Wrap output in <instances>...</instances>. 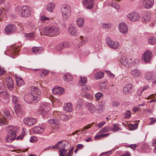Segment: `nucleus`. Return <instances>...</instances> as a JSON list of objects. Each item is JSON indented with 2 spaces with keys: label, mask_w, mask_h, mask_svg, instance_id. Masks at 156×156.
<instances>
[{
  "label": "nucleus",
  "mask_w": 156,
  "mask_h": 156,
  "mask_svg": "<svg viewBox=\"0 0 156 156\" xmlns=\"http://www.w3.org/2000/svg\"><path fill=\"white\" fill-rule=\"evenodd\" d=\"M50 108L45 103L41 104V106L38 110L37 114H41L43 115L46 114L49 111Z\"/></svg>",
  "instance_id": "obj_9"
},
{
  "label": "nucleus",
  "mask_w": 156,
  "mask_h": 156,
  "mask_svg": "<svg viewBox=\"0 0 156 156\" xmlns=\"http://www.w3.org/2000/svg\"><path fill=\"white\" fill-rule=\"evenodd\" d=\"M84 19L82 18H79L76 21L77 25L80 27H82L84 25Z\"/></svg>",
  "instance_id": "obj_33"
},
{
  "label": "nucleus",
  "mask_w": 156,
  "mask_h": 156,
  "mask_svg": "<svg viewBox=\"0 0 156 156\" xmlns=\"http://www.w3.org/2000/svg\"><path fill=\"white\" fill-rule=\"evenodd\" d=\"M120 62L122 65L126 68L129 67L132 63L131 59L127 58L124 56L121 57Z\"/></svg>",
  "instance_id": "obj_10"
},
{
  "label": "nucleus",
  "mask_w": 156,
  "mask_h": 156,
  "mask_svg": "<svg viewBox=\"0 0 156 156\" xmlns=\"http://www.w3.org/2000/svg\"><path fill=\"white\" fill-rule=\"evenodd\" d=\"M32 51L35 54H38L42 52L44 49L41 47H35L32 48Z\"/></svg>",
  "instance_id": "obj_28"
},
{
  "label": "nucleus",
  "mask_w": 156,
  "mask_h": 156,
  "mask_svg": "<svg viewBox=\"0 0 156 156\" xmlns=\"http://www.w3.org/2000/svg\"><path fill=\"white\" fill-rule=\"evenodd\" d=\"M90 86L86 85L85 87H82V90L83 91L86 92L90 90Z\"/></svg>",
  "instance_id": "obj_52"
},
{
  "label": "nucleus",
  "mask_w": 156,
  "mask_h": 156,
  "mask_svg": "<svg viewBox=\"0 0 156 156\" xmlns=\"http://www.w3.org/2000/svg\"><path fill=\"white\" fill-rule=\"evenodd\" d=\"M72 105L71 103H68L65 105L64 107V110L67 112H71L72 110Z\"/></svg>",
  "instance_id": "obj_31"
},
{
  "label": "nucleus",
  "mask_w": 156,
  "mask_h": 156,
  "mask_svg": "<svg viewBox=\"0 0 156 156\" xmlns=\"http://www.w3.org/2000/svg\"><path fill=\"white\" fill-rule=\"evenodd\" d=\"M74 148L72 147L71 149L69 150L67 154V156H71L72 153H73Z\"/></svg>",
  "instance_id": "obj_61"
},
{
  "label": "nucleus",
  "mask_w": 156,
  "mask_h": 156,
  "mask_svg": "<svg viewBox=\"0 0 156 156\" xmlns=\"http://www.w3.org/2000/svg\"><path fill=\"white\" fill-rule=\"evenodd\" d=\"M151 122L149 123L150 125H151L154 124L156 122V119L155 118H150Z\"/></svg>",
  "instance_id": "obj_59"
},
{
  "label": "nucleus",
  "mask_w": 156,
  "mask_h": 156,
  "mask_svg": "<svg viewBox=\"0 0 156 156\" xmlns=\"http://www.w3.org/2000/svg\"><path fill=\"white\" fill-rule=\"evenodd\" d=\"M59 29L58 27L54 26L44 27L43 29V33L44 34L50 37L56 36L59 34Z\"/></svg>",
  "instance_id": "obj_2"
},
{
  "label": "nucleus",
  "mask_w": 156,
  "mask_h": 156,
  "mask_svg": "<svg viewBox=\"0 0 156 156\" xmlns=\"http://www.w3.org/2000/svg\"><path fill=\"white\" fill-rule=\"evenodd\" d=\"M6 73V71L3 68L0 67V75L4 74Z\"/></svg>",
  "instance_id": "obj_56"
},
{
  "label": "nucleus",
  "mask_w": 156,
  "mask_h": 156,
  "mask_svg": "<svg viewBox=\"0 0 156 156\" xmlns=\"http://www.w3.org/2000/svg\"><path fill=\"white\" fill-rule=\"evenodd\" d=\"M4 114L5 117L3 118L2 116H0V125L3 126L6 124L8 122V120L11 119L12 116L10 114L9 112L6 110L4 112Z\"/></svg>",
  "instance_id": "obj_6"
},
{
  "label": "nucleus",
  "mask_w": 156,
  "mask_h": 156,
  "mask_svg": "<svg viewBox=\"0 0 156 156\" xmlns=\"http://www.w3.org/2000/svg\"><path fill=\"white\" fill-rule=\"evenodd\" d=\"M95 0H83V4L86 7V9H91L93 7L94 2Z\"/></svg>",
  "instance_id": "obj_16"
},
{
  "label": "nucleus",
  "mask_w": 156,
  "mask_h": 156,
  "mask_svg": "<svg viewBox=\"0 0 156 156\" xmlns=\"http://www.w3.org/2000/svg\"><path fill=\"white\" fill-rule=\"evenodd\" d=\"M68 32L70 34L74 36H77L79 35L77 28L73 25L71 24L68 29Z\"/></svg>",
  "instance_id": "obj_17"
},
{
  "label": "nucleus",
  "mask_w": 156,
  "mask_h": 156,
  "mask_svg": "<svg viewBox=\"0 0 156 156\" xmlns=\"http://www.w3.org/2000/svg\"><path fill=\"white\" fill-rule=\"evenodd\" d=\"M49 20V18L48 17L44 15L42 16L41 17V20L42 22H44L46 20Z\"/></svg>",
  "instance_id": "obj_53"
},
{
  "label": "nucleus",
  "mask_w": 156,
  "mask_h": 156,
  "mask_svg": "<svg viewBox=\"0 0 156 156\" xmlns=\"http://www.w3.org/2000/svg\"><path fill=\"white\" fill-rule=\"evenodd\" d=\"M43 131L44 129L39 126H36L33 129L34 132L37 133H41Z\"/></svg>",
  "instance_id": "obj_32"
},
{
  "label": "nucleus",
  "mask_w": 156,
  "mask_h": 156,
  "mask_svg": "<svg viewBox=\"0 0 156 156\" xmlns=\"http://www.w3.org/2000/svg\"><path fill=\"white\" fill-rule=\"evenodd\" d=\"M131 74L132 76L135 78H139L142 75L141 73L138 70L136 69L132 70Z\"/></svg>",
  "instance_id": "obj_26"
},
{
  "label": "nucleus",
  "mask_w": 156,
  "mask_h": 156,
  "mask_svg": "<svg viewBox=\"0 0 156 156\" xmlns=\"http://www.w3.org/2000/svg\"><path fill=\"white\" fill-rule=\"evenodd\" d=\"M64 89L61 87H55L52 90L54 94L57 95H61L64 92Z\"/></svg>",
  "instance_id": "obj_20"
},
{
  "label": "nucleus",
  "mask_w": 156,
  "mask_h": 156,
  "mask_svg": "<svg viewBox=\"0 0 156 156\" xmlns=\"http://www.w3.org/2000/svg\"><path fill=\"white\" fill-rule=\"evenodd\" d=\"M19 49L18 48H17L16 46H12L11 47V50L9 51V53L11 55V56L13 58H15V57L13 56V54L16 55L18 53L19 51Z\"/></svg>",
  "instance_id": "obj_22"
},
{
  "label": "nucleus",
  "mask_w": 156,
  "mask_h": 156,
  "mask_svg": "<svg viewBox=\"0 0 156 156\" xmlns=\"http://www.w3.org/2000/svg\"><path fill=\"white\" fill-rule=\"evenodd\" d=\"M36 122V119L32 118H27L24 120V123L28 126H31L34 124Z\"/></svg>",
  "instance_id": "obj_21"
},
{
  "label": "nucleus",
  "mask_w": 156,
  "mask_h": 156,
  "mask_svg": "<svg viewBox=\"0 0 156 156\" xmlns=\"http://www.w3.org/2000/svg\"><path fill=\"white\" fill-rule=\"evenodd\" d=\"M67 150H65V149L63 148L60 150L59 156H65L66 155Z\"/></svg>",
  "instance_id": "obj_50"
},
{
  "label": "nucleus",
  "mask_w": 156,
  "mask_h": 156,
  "mask_svg": "<svg viewBox=\"0 0 156 156\" xmlns=\"http://www.w3.org/2000/svg\"><path fill=\"white\" fill-rule=\"evenodd\" d=\"M80 39L81 40H83L80 43V44L81 45L84 44L87 41V39L83 40V37L82 36H81L80 37Z\"/></svg>",
  "instance_id": "obj_55"
},
{
  "label": "nucleus",
  "mask_w": 156,
  "mask_h": 156,
  "mask_svg": "<svg viewBox=\"0 0 156 156\" xmlns=\"http://www.w3.org/2000/svg\"><path fill=\"white\" fill-rule=\"evenodd\" d=\"M107 45L111 48L115 49H117L119 46L118 42L114 41L109 37H107L106 39Z\"/></svg>",
  "instance_id": "obj_8"
},
{
  "label": "nucleus",
  "mask_w": 156,
  "mask_h": 156,
  "mask_svg": "<svg viewBox=\"0 0 156 156\" xmlns=\"http://www.w3.org/2000/svg\"><path fill=\"white\" fill-rule=\"evenodd\" d=\"M132 88V85L131 84H127L123 88V93L125 94L129 93L131 91Z\"/></svg>",
  "instance_id": "obj_25"
},
{
  "label": "nucleus",
  "mask_w": 156,
  "mask_h": 156,
  "mask_svg": "<svg viewBox=\"0 0 156 156\" xmlns=\"http://www.w3.org/2000/svg\"><path fill=\"white\" fill-rule=\"evenodd\" d=\"M61 118L63 120H67L69 119L68 115L66 114H62L61 116Z\"/></svg>",
  "instance_id": "obj_51"
},
{
  "label": "nucleus",
  "mask_w": 156,
  "mask_h": 156,
  "mask_svg": "<svg viewBox=\"0 0 156 156\" xmlns=\"http://www.w3.org/2000/svg\"><path fill=\"white\" fill-rule=\"evenodd\" d=\"M14 109L16 113L18 116H23L25 114L24 111L21 108L20 106L19 105H16Z\"/></svg>",
  "instance_id": "obj_19"
},
{
  "label": "nucleus",
  "mask_w": 156,
  "mask_h": 156,
  "mask_svg": "<svg viewBox=\"0 0 156 156\" xmlns=\"http://www.w3.org/2000/svg\"><path fill=\"white\" fill-rule=\"evenodd\" d=\"M81 95L82 97H85L89 100H91L93 98L92 95L88 93H85L83 92L81 93Z\"/></svg>",
  "instance_id": "obj_40"
},
{
  "label": "nucleus",
  "mask_w": 156,
  "mask_h": 156,
  "mask_svg": "<svg viewBox=\"0 0 156 156\" xmlns=\"http://www.w3.org/2000/svg\"><path fill=\"white\" fill-rule=\"evenodd\" d=\"M87 78L86 77H81L79 85L80 86H84L87 83Z\"/></svg>",
  "instance_id": "obj_39"
},
{
  "label": "nucleus",
  "mask_w": 156,
  "mask_h": 156,
  "mask_svg": "<svg viewBox=\"0 0 156 156\" xmlns=\"http://www.w3.org/2000/svg\"><path fill=\"white\" fill-rule=\"evenodd\" d=\"M124 119H129L131 116V112L130 110H127L123 113Z\"/></svg>",
  "instance_id": "obj_44"
},
{
  "label": "nucleus",
  "mask_w": 156,
  "mask_h": 156,
  "mask_svg": "<svg viewBox=\"0 0 156 156\" xmlns=\"http://www.w3.org/2000/svg\"><path fill=\"white\" fill-rule=\"evenodd\" d=\"M144 77L147 80H154L156 78V74L153 72H148L146 73Z\"/></svg>",
  "instance_id": "obj_18"
},
{
  "label": "nucleus",
  "mask_w": 156,
  "mask_h": 156,
  "mask_svg": "<svg viewBox=\"0 0 156 156\" xmlns=\"http://www.w3.org/2000/svg\"><path fill=\"white\" fill-rule=\"evenodd\" d=\"M15 79L17 86H20L24 84V82L22 78L19 77L16 75L15 76Z\"/></svg>",
  "instance_id": "obj_30"
},
{
  "label": "nucleus",
  "mask_w": 156,
  "mask_h": 156,
  "mask_svg": "<svg viewBox=\"0 0 156 156\" xmlns=\"http://www.w3.org/2000/svg\"><path fill=\"white\" fill-rule=\"evenodd\" d=\"M55 7V4L53 3H51L48 4L47 7V10L50 12H52Z\"/></svg>",
  "instance_id": "obj_42"
},
{
  "label": "nucleus",
  "mask_w": 156,
  "mask_h": 156,
  "mask_svg": "<svg viewBox=\"0 0 156 156\" xmlns=\"http://www.w3.org/2000/svg\"><path fill=\"white\" fill-rule=\"evenodd\" d=\"M61 12L62 19L66 21L69 18L71 15V10L69 6L67 5H63L61 8Z\"/></svg>",
  "instance_id": "obj_4"
},
{
  "label": "nucleus",
  "mask_w": 156,
  "mask_h": 156,
  "mask_svg": "<svg viewBox=\"0 0 156 156\" xmlns=\"http://www.w3.org/2000/svg\"><path fill=\"white\" fill-rule=\"evenodd\" d=\"M91 124H89L88 125H86L85 126L83 127V129L81 131V133L82 134H83L86 133V131L85 129H88L90 128L91 126Z\"/></svg>",
  "instance_id": "obj_47"
},
{
  "label": "nucleus",
  "mask_w": 156,
  "mask_h": 156,
  "mask_svg": "<svg viewBox=\"0 0 156 156\" xmlns=\"http://www.w3.org/2000/svg\"><path fill=\"white\" fill-rule=\"evenodd\" d=\"M119 125L117 123L113 124L111 127V131L115 132L116 131L121 130L122 129L119 127Z\"/></svg>",
  "instance_id": "obj_35"
},
{
  "label": "nucleus",
  "mask_w": 156,
  "mask_h": 156,
  "mask_svg": "<svg viewBox=\"0 0 156 156\" xmlns=\"http://www.w3.org/2000/svg\"><path fill=\"white\" fill-rule=\"evenodd\" d=\"M37 140V138L35 136H33L30 138V141L31 142H35Z\"/></svg>",
  "instance_id": "obj_60"
},
{
  "label": "nucleus",
  "mask_w": 156,
  "mask_h": 156,
  "mask_svg": "<svg viewBox=\"0 0 156 156\" xmlns=\"http://www.w3.org/2000/svg\"><path fill=\"white\" fill-rule=\"evenodd\" d=\"M127 17L131 21L135 22L140 20V16L137 12H133L128 14L127 15Z\"/></svg>",
  "instance_id": "obj_7"
},
{
  "label": "nucleus",
  "mask_w": 156,
  "mask_h": 156,
  "mask_svg": "<svg viewBox=\"0 0 156 156\" xmlns=\"http://www.w3.org/2000/svg\"><path fill=\"white\" fill-rule=\"evenodd\" d=\"M41 94L40 90L37 87H33L31 88V94L34 97V101L37 102L39 100Z\"/></svg>",
  "instance_id": "obj_5"
},
{
  "label": "nucleus",
  "mask_w": 156,
  "mask_h": 156,
  "mask_svg": "<svg viewBox=\"0 0 156 156\" xmlns=\"http://www.w3.org/2000/svg\"><path fill=\"white\" fill-rule=\"evenodd\" d=\"M104 75V73L103 72L99 71L98 72V79L102 78Z\"/></svg>",
  "instance_id": "obj_54"
},
{
  "label": "nucleus",
  "mask_w": 156,
  "mask_h": 156,
  "mask_svg": "<svg viewBox=\"0 0 156 156\" xmlns=\"http://www.w3.org/2000/svg\"><path fill=\"white\" fill-rule=\"evenodd\" d=\"M112 105L114 107H117L119 105V103L118 101H113L112 103Z\"/></svg>",
  "instance_id": "obj_63"
},
{
  "label": "nucleus",
  "mask_w": 156,
  "mask_h": 156,
  "mask_svg": "<svg viewBox=\"0 0 156 156\" xmlns=\"http://www.w3.org/2000/svg\"><path fill=\"white\" fill-rule=\"evenodd\" d=\"M35 35V33L33 32L30 33H26L25 34V37L27 39L31 40L34 38Z\"/></svg>",
  "instance_id": "obj_38"
},
{
  "label": "nucleus",
  "mask_w": 156,
  "mask_h": 156,
  "mask_svg": "<svg viewBox=\"0 0 156 156\" xmlns=\"http://www.w3.org/2000/svg\"><path fill=\"white\" fill-rule=\"evenodd\" d=\"M118 147H116L114 148V149L102 153L99 156H109V154H111L112 152L114 151L116 149H118Z\"/></svg>",
  "instance_id": "obj_41"
},
{
  "label": "nucleus",
  "mask_w": 156,
  "mask_h": 156,
  "mask_svg": "<svg viewBox=\"0 0 156 156\" xmlns=\"http://www.w3.org/2000/svg\"><path fill=\"white\" fill-rule=\"evenodd\" d=\"M151 55L152 52L150 50H146L142 56V60L146 62H149L151 59Z\"/></svg>",
  "instance_id": "obj_11"
},
{
  "label": "nucleus",
  "mask_w": 156,
  "mask_h": 156,
  "mask_svg": "<svg viewBox=\"0 0 156 156\" xmlns=\"http://www.w3.org/2000/svg\"><path fill=\"white\" fill-rule=\"evenodd\" d=\"M8 134L6 136L5 140L7 142H11L16 138L19 128L17 126H8Z\"/></svg>",
  "instance_id": "obj_1"
},
{
  "label": "nucleus",
  "mask_w": 156,
  "mask_h": 156,
  "mask_svg": "<svg viewBox=\"0 0 156 156\" xmlns=\"http://www.w3.org/2000/svg\"><path fill=\"white\" fill-rule=\"evenodd\" d=\"M6 82L8 89L10 90H12L14 87V84L12 78L9 77L7 78Z\"/></svg>",
  "instance_id": "obj_23"
},
{
  "label": "nucleus",
  "mask_w": 156,
  "mask_h": 156,
  "mask_svg": "<svg viewBox=\"0 0 156 156\" xmlns=\"http://www.w3.org/2000/svg\"><path fill=\"white\" fill-rule=\"evenodd\" d=\"M87 106L89 111L91 113L94 112L95 111V108L92 103H88Z\"/></svg>",
  "instance_id": "obj_43"
},
{
  "label": "nucleus",
  "mask_w": 156,
  "mask_h": 156,
  "mask_svg": "<svg viewBox=\"0 0 156 156\" xmlns=\"http://www.w3.org/2000/svg\"><path fill=\"white\" fill-rule=\"evenodd\" d=\"M130 127L133 128V129L134 130L136 129L138 127V124L135 123L134 124H130Z\"/></svg>",
  "instance_id": "obj_58"
},
{
  "label": "nucleus",
  "mask_w": 156,
  "mask_h": 156,
  "mask_svg": "<svg viewBox=\"0 0 156 156\" xmlns=\"http://www.w3.org/2000/svg\"><path fill=\"white\" fill-rule=\"evenodd\" d=\"M24 99L25 101L27 103H30L34 101V97L31 94L25 95L24 97Z\"/></svg>",
  "instance_id": "obj_29"
},
{
  "label": "nucleus",
  "mask_w": 156,
  "mask_h": 156,
  "mask_svg": "<svg viewBox=\"0 0 156 156\" xmlns=\"http://www.w3.org/2000/svg\"><path fill=\"white\" fill-rule=\"evenodd\" d=\"M15 10L19 15L22 17H27L31 14V9L28 6H23L22 7L17 6L16 7Z\"/></svg>",
  "instance_id": "obj_3"
},
{
  "label": "nucleus",
  "mask_w": 156,
  "mask_h": 156,
  "mask_svg": "<svg viewBox=\"0 0 156 156\" xmlns=\"http://www.w3.org/2000/svg\"><path fill=\"white\" fill-rule=\"evenodd\" d=\"M106 123L105 121H103L98 124V128H100L102 127Z\"/></svg>",
  "instance_id": "obj_64"
},
{
  "label": "nucleus",
  "mask_w": 156,
  "mask_h": 156,
  "mask_svg": "<svg viewBox=\"0 0 156 156\" xmlns=\"http://www.w3.org/2000/svg\"><path fill=\"white\" fill-rule=\"evenodd\" d=\"M48 123L51 125H58L59 120L58 118H53L50 119L48 120Z\"/></svg>",
  "instance_id": "obj_34"
},
{
  "label": "nucleus",
  "mask_w": 156,
  "mask_h": 156,
  "mask_svg": "<svg viewBox=\"0 0 156 156\" xmlns=\"http://www.w3.org/2000/svg\"><path fill=\"white\" fill-rule=\"evenodd\" d=\"M148 42L150 44L154 45L156 43V39L153 37H151L148 39Z\"/></svg>",
  "instance_id": "obj_45"
},
{
  "label": "nucleus",
  "mask_w": 156,
  "mask_h": 156,
  "mask_svg": "<svg viewBox=\"0 0 156 156\" xmlns=\"http://www.w3.org/2000/svg\"><path fill=\"white\" fill-rule=\"evenodd\" d=\"M118 28L120 32L122 34H126L128 32V27L125 23H120L118 25Z\"/></svg>",
  "instance_id": "obj_13"
},
{
  "label": "nucleus",
  "mask_w": 156,
  "mask_h": 156,
  "mask_svg": "<svg viewBox=\"0 0 156 156\" xmlns=\"http://www.w3.org/2000/svg\"><path fill=\"white\" fill-rule=\"evenodd\" d=\"M105 108V102L104 101L100 102L98 103V112L101 113Z\"/></svg>",
  "instance_id": "obj_27"
},
{
  "label": "nucleus",
  "mask_w": 156,
  "mask_h": 156,
  "mask_svg": "<svg viewBox=\"0 0 156 156\" xmlns=\"http://www.w3.org/2000/svg\"><path fill=\"white\" fill-rule=\"evenodd\" d=\"M63 79L66 82H69L71 81L73 79V76L69 74H66L64 75Z\"/></svg>",
  "instance_id": "obj_37"
},
{
  "label": "nucleus",
  "mask_w": 156,
  "mask_h": 156,
  "mask_svg": "<svg viewBox=\"0 0 156 156\" xmlns=\"http://www.w3.org/2000/svg\"><path fill=\"white\" fill-rule=\"evenodd\" d=\"M110 5H112L115 8L116 10H119L120 9V5L117 3L115 2H112L109 4Z\"/></svg>",
  "instance_id": "obj_48"
},
{
  "label": "nucleus",
  "mask_w": 156,
  "mask_h": 156,
  "mask_svg": "<svg viewBox=\"0 0 156 156\" xmlns=\"http://www.w3.org/2000/svg\"><path fill=\"white\" fill-rule=\"evenodd\" d=\"M12 101L14 104L17 103L18 101L17 97L15 96H13L12 97Z\"/></svg>",
  "instance_id": "obj_57"
},
{
  "label": "nucleus",
  "mask_w": 156,
  "mask_h": 156,
  "mask_svg": "<svg viewBox=\"0 0 156 156\" xmlns=\"http://www.w3.org/2000/svg\"><path fill=\"white\" fill-rule=\"evenodd\" d=\"M140 109V106H139V105L136 107H133V110L134 112H136L139 111Z\"/></svg>",
  "instance_id": "obj_62"
},
{
  "label": "nucleus",
  "mask_w": 156,
  "mask_h": 156,
  "mask_svg": "<svg viewBox=\"0 0 156 156\" xmlns=\"http://www.w3.org/2000/svg\"><path fill=\"white\" fill-rule=\"evenodd\" d=\"M16 27L13 24H10L7 25L5 29V33L7 34L13 33L16 30Z\"/></svg>",
  "instance_id": "obj_14"
},
{
  "label": "nucleus",
  "mask_w": 156,
  "mask_h": 156,
  "mask_svg": "<svg viewBox=\"0 0 156 156\" xmlns=\"http://www.w3.org/2000/svg\"><path fill=\"white\" fill-rule=\"evenodd\" d=\"M107 84V83L106 81H103L100 83L99 87L101 90H103L106 88Z\"/></svg>",
  "instance_id": "obj_46"
},
{
  "label": "nucleus",
  "mask_w": 156,
  "mask_h": 156,
  "mask_svg": "<svg viewBox=\"0 0 156 156\" xmlns=\"http://www.w3.org/2000/svg\"><path fill=\"white\" fill-rule=\"evenodd\" d=\"M151 18L150 12H145L143 14L142 21L143 22H148L150 20Z\"/></svg>",
  "instance_id": "obj_24"
},
{
  "label": "nucleus",
  "mask_w": 156,
  "mask_h": 156,
  "mask_svg": "<svg viewBox=\"0 0 156 156\" xmlns=\"http://www.w3.org/2000/svg\"><path fill=\"white\" fill-rule=\"evenodd\" d=\"M111 131V126H107L101 129L98 133H102L109 132Z\"/></svg>",
  "instance_id": "obj_36"
},
{
  "label": "nucleus",
  "mask_w": 156,
  "mask_h": 156,
  "mask_svg": "<svg viewBox=\"0 0 156 156\" xmlns=\"http://www.w3.org/2000/svg\"><path fill=\"white\" fill-rule=\"evenodd\" d=\"M9 100V95L5 91L0 90V101L2 103H6Z\"/></svg>",
  "instance_id": "obj_12"
},
{
  "label": "nucleus",
  "mask_w": 156,
  "mask_h": 156,
  "mask_svg": "<svg viewBox=\"0 0 156 156\" xmlns=\"http://www.w3.org/2000/svg\"><path fill=\"white\" fill-rule=\"evenodd\" d=\"M101 26L104 28L109 29L111 28V25L108 23H103L101 24Z\"/></svg>",
  "instance_id": "obj_49"
},
{
  "label": "nucleus",
  "mask_w": 156,
  "mask_h": 156,
  "mask_svg": "<svg viewBox=\"0 0 156 156\" xmlns=\"http://www.w3.org/2000/svg\"><path fill=\"white\" fill-rule=\"evenodd\" d=\"M154 3V0H142L143 6L147 9L151 8Z\"/></svg>",
  "instance_id": "obj_15"
}]
</instances>
